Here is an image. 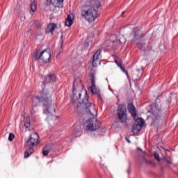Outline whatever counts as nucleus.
<instances>
[{
	"mask_svg": "<svg viewBox=\"0 0 178 178\" xmlns=\"http://www.w3.org/2000/svg\"><path fill=\"white\" fill-rule=\"evenodd\" d=\"M144 124H145V121H144L142 118H137L132 127V133L134 134H138V133H140L141 131V127H144Z\"/></svg>",
	"mask_w": 178,
	"mask_h": 178,
	"instance_id": "nucleus-10",
	"label": "nucleus"
},
{
	"mask_svg": "<svg viewBox=\"0 0 178 178\" xmlns=\"http://www.w3.org/2000/svg\"><path fill=\"white\" fill-rule=\"evenodd\" d=\"M86 126L87 130L95 131L101 127V122L98 121L97 118H92L86 121Z\"/></svg>",
	"mask_w": 178,
	"mask_h": 178,
	"instance_id": "nucleus-7",
	"label": "nucleus"
},
{
	"mask_svg": "<svg viewBox=\"0 0 178 178\" xmlns=\"http://www.w3.org/2000/svg\"><path fill=\"white\" fill-rule=\"evenodd\" d=\"M133 36L131 41L134 42H137L138 41H141L144 38V34L142 33L138 29L134 28L133 29Z\"/></svg>",
	"mask_w": 178,
	"mask_h": 178,
	"instance_id": "nucleus-12",
	"label": "nucleus"
},
{
	"mask_svg": "<svg viewBox=\"0 0 178 178\" xmlns=\"http://www.w3.org/2000/svg\"><path fill=\"white\" fill-rule=\"evenodd\" d=\"M33 59L35 60H42L43 65L48 63L51 59V50L46 49L41 51V49H37L33 54Z\"/></svg>",
	"mask_w": 178,
	"mask_h": 178,
	"instance_id": "nucleus-5",
	"label": "nucleus"
},
{
	"mask_svg": "<svg viewBox=\"0 0 178 178\" xmlns=\"http://www.w3.org/2000/svg\"><path fill=\"white\" fill-rule=\"evenodd\" d=\"M101 49H98L93 55L92 60V65L93 67H97L98 65H99V59H101Z\"/></svg>",
	"mask_w": 178,
	"mask_h": 178,
	"instance_id": "nucleus-13",
	"label": "nucleus"
},
{
	"mask_svg": "<svg viewBox=\"0 0 178 178\" xmlns=\"http://www.w3.org/2000/svg\"><path fill=\"white\" fill-rule=\"evenodd\" d=\"M128 112L131 113L132 118L136 120L137 118V113L136 111V106L133 104H128Z\"/></svg>",
	"mask_w": 178,
	"mask_h": 178,
	"instance_id": "nucleus-15",
	"label": "nucleus"
},
{
	"mask_svg": "<svg viewBox=\"0 0 178 178\" xmlns=\"http://www.w3.org/2000/svg\"><path fill=\"white\" fill-rule=\"evenodd\" d=\"M108 44H114V45H124V44H126V38L124 36H121L118 39L116 35H112L109 37Z\"/></svg>",
	"mask_w": 178,
	"mask_h": 178,
	"instance_id": "nucleus-9",
	"label": "nucleus"
},
{
	"mask_svg": "<svg viewBox=\"0 0 178 178\" xmlns=\"http://www.w3.org/2000/svg\"><path fill=\"white\" fill-rule=\"evenodd\" d=\"M120 68L121 69L122 72H123L124 73H126L127 76H129V73H127V71H126V69H124V67H120Z\"/></svg>",
	"mask_w": 178,
	"mask_h": 178,
	"instance_id": "nucleus-26",
	"label": "nucleus"
},
{
	"mask_svg": "<svg viewBox=\"0 0 178 178\" xmlns=\"http://www.w3.org/2000/svg\"><path fill=\"white\" fill-rule=\"evenodd\" d=\"M9 141H13L15 140V134L10 133L8 136Z\"/></svg>",
	"mask_w": 178,
	"mask_h": 178,
	"instance_id": "nucleus-24",
	"label": "nucleus"
},
{
	"mask_svg": "<svg viewBox=\"0 0 178 178\" xmlns=\"http://www.w3.org/2000/svg\"><path fill=\"white\" fill-rule=\"evenodd\" d=\"M38 138H40V136H38V134L33 133L31 134L29 139L25 143V146L28 148L24 152V158H29L31 154L34 153L33 147H34L35 144H38Z\"/></svg>",
	"mask_w": 178,
	"mask_h": 178,
	"instance_id": "nucleus-4",
	"label": "nucleus"
},
{
	"mask_svg": "<svg viewBox=\"0 0 178 178\" xmlns=\"http://www.w3.org/2000/svg\"><path fill=\"white\" fill-rule=\"evenodd\" d=\"M38 104H42L43 113L47 116H54L55 113V106L52 104V99L51 98V93L47 91V89L44 88L43 91L40 93V96H36L32 103V108L31 113L32 116H34L38 111Z\"/></svg>",
	"mask_w": 178,
	"mask_h": 178,
	"instance_id": "nucleus-1",
	"label": "nucleus"
},
{
	"mask_svg": "<svg viewBox=\"0 0 178 178\" xmlns=\"http://www.w3.org/2000/svg\"><path fill=\"white\" fill-rule=\"evenodd\" d=\"M138 49H139L140 51H143V52H145V54L148 51V49H145V46L139 45V46H138Z\"/></svg>",
	"mask_w": 178,
	"mask_h": 178,
	"instance_id": "nucleus-23",
	"label": "nucleus"
},
{
	"mask_svg": "<svg viewBox=\"0 0 178 178\" xmlns=\"http://www.w3.org/2000/svg\"><path fill=\"white\" fill-rule=\"evenodd\" d=\"M97 97L99 98V99H102L101 94L99 93V94L97 95Z\"/></svg>",
	"mask_w": 178,
	"mask_h": 178,
	"instance_id": "nucleus-30",
	"label": "nucleus"
},
{
	"mask_svg": "<svg viewBox=\"0 0 178 178\" xmlns=\"http://www.w3.org/2000/svg\"><path fill=\"white\" fill-rule=\"evenodd\" d=\"M31 10H32V12H35V10H37V3L35 2H33L31 4Z\"/></svg>",
	"mask_w": 178,
	"mask_h": 178,
	"instance_id": "nucleus-19",
	"label": "nucleus"
},
{
	"mask_svg": "<svg viewBox=\"0 0 178 178\" xmlns=\"http://www.w3.org/2000/svg\"><path fill=\"white\" fill-rule=\"evenodd\" d=\"M73 24V19H72V16L68 15L66 20H65V26L67 27L72 26Z\"/></svg>",
	"mask_w": 178,
	"mask_h": 178,
	"instance_id": "nucleus-18",
	"label": "nucleus"
},
{
	"mask_svg": "<svg viewBox=\"0 0 178 178\" xmlns=\"http://www.w3.org/2000/svg\"><path fill=\"white\" fill-rule=\"evenodd\" d=\"M126 140H127V143H129L130 144V140H129L127 138H126Z\"/></svg>",
	"mask_w": 178,
	"mask_h": 178,
	"instance_id": "nucleus-32",
	"label": "nucleus"
},
{
	"mask_svg": "<svg viewBox=\"0 0 178 178\" xmlns=\"http://www.w3.org/2000/svg\"><path fill=\"white\" fill-rule=\"evenodd\" d=\"M77 84V81H74L73 83V90H72V101L74 106L75 108H81L82 109H86V112L92 115V116H97V108L94 104L90 103L88 101V95L87 92L84 97L81 93L79 92L77 96V92H76V85Z\"/></svg>",
	"mask_w": 178,
	"mask_h": 178,
	"instance_id": "nucleus-2",
	"label": "nucleus"
},
{
	"mask_svg": "<svg viewBox=\"0 0 178 178\" xmlns=\"http://www.w3.org/2000/svg\"><path fill=\"white\" fill-rule=\"evenodd\" d=\"M24 127L26 129H29V127H30V118H26L24 120Z\"/></svg>",
	"mask_w": 178,
	"mask_h": 178,
	"instance_id": "nucleus-21",
	"label": "nucleus"
},
{
	"mask_svg": "<svg viewBox=\"0 0 178 178\" xmlns=\"http://www.w3.org/2000/svg\"><path fill=\"white\" fill-rule=\"evenodd\" d=\"M118 120L120 123L127 122V109L124 105H120L117 110Z\"/></svg>",
	"mask_w": 178,
	"mask_h": 178,
	"instance_id": "nucleus-6",
	"label": "nucleus"
},
{
	"mask_svg": "<svg viewBox=\"0 0 178 178\" xmlns=\"http://www.w3.org/2000/svg\"><path fill=\"white\" fill-rule=\"evenodd\" d=\"M126 13V11H123L122 13V17H124V13Z\"/></svg>",
	"mask_w": 178,
	"mask_h": 178,
	"instance_id": "nucleus-31",
	"label": "nucleus"
},
{
	"mask_svg": "<svg viewBox=\"0 0 178 178\" xmlns=\"http://www.w3.org/2000/svg\"><path fill=\"white\" fill-rule=\"evenodd\" d=\"M115 62L117 66H118V67H122V65L123 63V61L122 60L118 58V59L115 60Z\"/></svg>",
	"mask_w": 178,
	"mask_h": 178,
	"instance_id": "nucleus-20",
	"label": "nucleus"
},
{
	"mask_svg": "<svg viewBox=\"0 0 178 178\" xmlns=\"http://www.w3.org/2000/svg\"><path fill=\"white\" fill-rule=\"evenodd\" d=\"M154 158L155 159H156V161H158L159 162V161H161V159L159 158V154H158V152H154Z\"/></svg>",
	"mask_w": 178,
	"mask_h": 178,
	"instance_id": "nucleus-25",
	"label": "nucleus"
},
{
	"mask_svg": "<svg viewBox=\"0 0 178 178\" xmlns=\"http://www.w3.org/2000/svg\"><path fill=\"white\" fill-rule=\"evenodd\" d=\"M49 154V150L47 147L43 148L42 155L47 156Z\"/></svg>",
	"mask_w": 178,
	"mask_h": 178,
	"instance_id": "nucleus-22",
	"label": "nucleus"
},
{
	"mask_svg": "<svg viewBox=\"0 0 178 178\" xmlns=\"http://www.w3.org/2000/svg\"><path fill=\"white\" fill-rule=\"evenodd\" d=\"M152 113L153 119H159L161 115H162V104L159 102V99H156L154 106L152 108Z\"/></svg>",
	"mask_w": 178,
	"mask_h": 178,
	"instance_id": "nucleus-8",
	"label": "nucleus"
},
{
	"mask_svg": "<svg viewBox=\"0 0 178 178\" xmlns=\"http://www.w3.org/2000/svg\"><path fill=\"white\" fill-rule=\"evenodd\" d=\"M75 131H76V133H80L81 131H82V129H81V126H78L77 127V129H75Z\"/></svg>",
	"mask_w": 178,
	"mask_h": 178,
	"instance_id": "nucleus-28",
	"label": "nucleus"
},
{
	"mask_svg": "<svg viewBox=\"0 0 178 178\" xmlns=\"http://www.w3.org/2000/svg\"><path fill=\"white\" fill-rule=\"evenodd\" d=\"M95 75H94V74H91L90 75L91 86L89 88V90H90L92 94H98V92H99V89L97 88V86H95Z\"/></svg>",
	"mask_w": 178,
	"mask_h": 178,
	"instance_id": "nucleus-14",
	"label": "nucleus"
},
{
	"mask_svg": "<svg viewBox=\"0 0 178 178\" xmlns=\"http://www.w3.org/2000/svg\"><path fill=\"white\" fill-rule=\"evenodd\" d=\"M56 27H58L56 24H49L47 29V33H51V35H54V32L55 31V29H56Z\"/></svg>",
	"mask_w": 178,
	"mask_h": 178,
	"instance_id": "nucleus-17",
	"label": "nucleus"
},
{
	"mask_svg": "<svg viewBox=\"0 0 178 178\" xmlns=\"http://www.w3.org/2000/svg\"><path fill=\"white\" fill-rule=\"evenodd\" d=\"M79 86H81V81L79 80Z\"/></svg>",
	"mask_w": 178,
	"mask_h": 178,
	"instance_id": "nucleus-33",
	"label": "nucleus"
},
{
	"mask_svg": "<svg viewBox=\"0 0 178 178\" xmlns=\"http://www.w3.org/2000/svg\"><path fill=\"white\" fill-rule=\"evenodd\" d=\"M47 83H56V76H55L54 74H49L45 77V80L42 83V91H44V88H45V90H47V92L49 94V90H48V88H47Z\"/></svg>",
	"mask_w": 178,
	"mask_h": 178,
	"instance_id": "nucleus-11",
	"label": "nucleus"
},
{
	"mask_svg": "<svg viewBox=\"0 0 178 178\" xmlns=\"http://www.w3.org/2000/svg\"><path fill=\"white\" fill-rule=\"evenodd\" d=\"M82 3L81 17H84L89 23H92L98 17L97 9H101V3L95 0H82Z\"/></svg>",
	"mask_w": 178,
	"mask_h": 178,
	"instance_id": "nucleus-3",
	"label": "nucleus"
},
{
	"mask_svg": "<svg viewBox=\"0 0 178 178\" xmlns=\"http://www.w3.org/2000/svg\"><path fill=\"white\" fill-rule=\"evenodd\" d=\"M165 159L166 163H168V165H172V163L171 161H169V160H168L166 159Z\"/></svg>",
	"mask_w": 178,
	"mask_h": 178,
	"instance_id": "nucleus-29",
	"label": "nucleus"
},
{
	"mask_svg": "<svg viewBox=\"0 0 178 178\" xmlns=\"http://www.w3.org/2000/svg\"><path fill=\"white\" fill-rule=\"evenodd\" d=\"M50 3L54 8H63V0H50Z\"/></svg>",
	"mask_w": 178,
	"mask_h": 178,
	"instance_id": "nucleus-16",
	"label": "nucleus"
},
{
	"mask_svg": "<svg viewBox=\"0 0 178 178\" xmlns=\"http://www.w3.org/2000/svg\"><path fill=\"white\" fill-rule=\"evenodd\" d=\"M143 163H145L146 165H148V164H151L152 162H151V161H148L145 159H143Z\"/></svg>",
	"mask_w": 178,
	"mask_h": 178,
	"instance_id": "nucleus-27",
	"label": "nucleus"
}]
</instances>
